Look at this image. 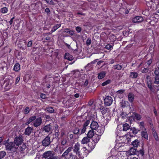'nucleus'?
Segmentation results:
<instances>
[{"label":"nucleus","instance_id":"nucleus-38","mask_svg":"<svg viewBox=\"0 0 159 159\" xmlns=\"http://www.w3.org/2000/svg\"><path fill=\"white\" fill-rule=\"evenodd\" d=\"M68 159H77L75 155H74L71 153L70 155V156L69 158Z\"/></svg>","mask_w":159,"mask_h":159},{"label":"nucleus","instance_id":"nucleus-9","mask_svg":"<svg viewBox=\"0 0 159 159\" xmlns=\"http://www.w3.org/2000/svg\"><path fill=\"white\" fill-rule=\"evenodd\" d=\"M14 142L16 146L21 144L23 142V140L21 136H18L14 139Z\"/></svg>","mask_w":159,"mask_h":159},{"label":"nucleus","instance_id":"nucleus-20","mask_svg":"<svg viewBox=\"0 0 159 159\" xmlns=\"http://www.w3.org/2000/svg\"><path fill=\"white\" fill-rule=\"evenodd\" d=\"M129 101L131 102H133L134 99V95L132 93H130L128 95Z\"/></svg>","mask_w":159,"mask_h":159},{"label":"nucleus","instance_id":"nucleus-50","mask_svg":"<svg viewBox=\"0 0 159 159\" xmlns=\"http://www.w3.org/2000/svg\"><path fill=\"white\" fill-rule=\"evenodd\" d=\"M76 30L78 32H80L81 31V29L80 27L77 26L76 27Z\"/></svg>","mask_w":159,"mask_h":159},{"label":"nucleus","instance_id":"nucleus-8","mask_svg":"<svg viewBox=\"0 0 159 159\" xmlns=\"http://www.w3.org/2000/svg\"><path fill=\"white\" fill-rule=\"evenodd\" d=\"M13 83V81L12 79L6 81L5 83V89L7 90L10 89L12 87V84Z\"/></svg>","mask_w":159,"mask_h":159},{"label":"nucleus","instance_id":"nucleus-46","mask_svg":"<svg viewBox=\"0 0 159 159\" xmlns=\"http://www.w3.org/2000/svg\"><path fill=\"white\" fill-rule=\"evenodd\" d=\"M90 123V121L89 120H87L85 122L84 125V126L86 127V126H87Z\"/></svg>","mask_w":159,"mask_h":159},{"label":"nucleus","instance_id":"nucleus-28","mask_svg":"<svg viewBox=\"0 0 159 159\" xmlns=\"http://www.w3.org/2000/svg\"><path fill=\"white\" fill-rule=\"evenodd\" d=\"M61 26L60 24H57L55 25L52 29L51 32L52 33L53 32H54L57 29L59 28Z\"/></svg>","mask_w":159,"mask_h":159},{"label":"nucleus","instance_id":"nucleus-12","mask_svg":"<svg viewBox=\"0 0 159 159\" xmlns=\"http://www.w3.org/2000/svg\"><path fill=\"white\" fill-rule=\"evenodd\" d=\"M50 143V138L48 136L46 137L42 141V144L43 146L47 147L48 146Z\"/></svg>","mask_w":159,"mask_h":159},{"label":"nucleus","instance_id":"nucleus-61","mask_svg":"<svg viewBox=\"0 0 159 159\" xmlns=\"http://www.w3.org/2000/svg\"><path fill=\"white\" fill-rule=\"evenodd\" d=\"M68 154L66 153L65 152L63 154L62 156L63 157H65L66 155H67Z\"/></svg>","mask_w":159,"mask_h":159},{"label":"nucleus","instance_id":"nucleus-22","mask_svg":"<svg viewBox=\"0 0 159 159\" xmlns=\"http://www.w3.org/2000/svg\"><path fill=\"white\" fill-rule=\"evenodd\" d=\"M106 75V72L105 71H102L98 74V78L101 79L103 78Z\"/></svg>","mask_w":159,"mask_h":159},{"label":"nucleus","instance_id":"nucleus-35","mask_svg":"<svg viewBox=\"0 0 159 159\" xmlns=\"http://www.w3.org/2000/svg\"><path fill=\"white\" fill-rule=\"evenodd\" d=\"M131 131H132V132L134 134H136L138 133V131H139V130L135 128H132L131 129Z\"/></svg>","mask_w":159,"mask_h":159},{"label":"nucleus","instance_id":"nucleus-16","mask_svg":"<svg viewBox=\"0 0 159 159\" xmlns=\"http://www.w3.org/2000/svg\"><path fill=\"white\" fill-rule=\"evenodd\" d=\"M132 21L134 23L139 22L143 20L142 17L139 16H136L132 19Z\"/></svg>","mask_w":159,"mask_h":159},{"label":"nucleus","instance_id":"nucleus-26","mask_svg":"<svg viewBox=\"0 0 159 159\" xmlns=\"http://www.w3.org/2000/svg\"><path fill=\"white\" fill-rule=\"evenodd\" d=\"M139 141L138 140H135L132 142V145L134 147H136L139 144Z\"/></svg>","mask_w":159,"mask_h":159},{"label":"nucleus","instance_id":"nucleus-39","mask_svg":"<svg viewBox=\"0 0 159 159\" xmlns=\"http://www.w3.org/2000/svg\"><path fill=\"white\" fill-rule=\"evenodd\" d=\"M111 81L110 80H108L106 81L105 82L103 83L102 84V85L103 86H105L108 84H109L110 83Z\"/></svg>","mask_w":159,"mask_h":159},{"label":"nucleus","instance_id":"nucleus-47","mask_svg":"<svg viewBox=\"0 0 159 159\" xmlns=\"http://www.w3.org/2000/svg\"><path fill=\"white\" fill-rule=\"evenodd\" d=\"M79 129L77 128H75L73 131L74 133L75 134H77L79 133Z\"/></svg>","mask_w":159,"mask_h":159},{"label":"nucleus","instance_id":"nucleus-10","mask_svg":"<svg viewBox=\"0 0 159 159\" xmlns=\"http://www.w3.org/2000/svg\"><path fill=\"white\" fill-rule=\"evenodd\" d=\"M121 126L123 127L122 129L124 131H127L130 127V126L127 123H125L123 125H118L117 128V130H120V129L121 127Z\"/></svg>","mask_w":159,"mask_h":159},{"label":"nucleus","instance_id":"nucleus-13","mask_svg":"<svg viewBox=\"0 0 159 159\" xmlns=\"http://www.w3.org/2000/svg\"><path fill=\"white\" fill-rule=\"evenodd\" d=\"M42 120L40 117H39L35 119L33 122V125L36 127L39 126L41 124Z\"/></svg>","mask_w":159,"mask_h":159},{"label":"nucleus","instance_id":"nucleus-42","mask_svg":"<svg viewBox=\"0 0 159 159\" xmlns=\"http://www.w3.org/2000/svg\"><path fill=\"white\" fill-rule=\"evenodd\" d=\"M155 74L156 76H159V67L156 69L155 71Z\"/></svg>","mask_w":159,"mask_h":159},{"label":"nucleus","instance_id":"nucleus-48","mask_svg":"<svg viewBox=\"0 0 159 159\" xmlns=\"http://www.w3.org/2000/svg\"><path fill=\"white\" fill-rule=\"evenodd\" d=\"M139 153L142 156H143L144 154L143 150L141 149L139 150Z\"/></svg>","mask_w":159,"mask_h":159},{"label":"nucleus","instance_id":"nucleus-60","mask_svg":"<svg viewBox=\"0 0 159 159\" xmlns=\"http://www.w3.org/2000/svg\"><path fill=\"white\" fill-rule=\"evenodd\" d=\"M88 84V81L86 80L85 81V82L84 83V86H86Z\"/></svg>","mask_w":159,"mask_h":159},{"label":"nucleus","instance_id":"nucleus-30","mask_svg":"<svg viewBox=\"0 0 159 159\" xmlns=\"http://www.w3.org/2000/svg\"><path fill=\"white\" fill-rule=\"evenodd\" d=\"M36 117L35 116H33L31 117L29 119L27 122V123H26V125H28V124H30V122H31L35 120L36 119Z\"/></svg>","mask_w":159,"mask_h":159},{"label":"nucleus","instance_id":"nucleus-59","mask_svg":"<svg viewBox=\"0 0 159 159\" xmlns=\"http://www.w3.org/2000/svg\"><path fill=\"white\" fill-rule=\"evenodd\" d=\"M48 3L52 4V0H45Z\"/></svg>","mask_w":159,"mask_h":159},{"label":"nucleus","instance_id":"nucleus-6","mask_svg":"<svg viewBox=\"0 0 159 159\" xmlns=\"http://www.w3.org/2000/svg\"><path fill=\"white\" fill-rule=\"evenodd\" d=\"M112 102L113 99L110 96H107L104 99V104L107 106H110L112 104Z\"/></svg>","mask_w":159,"mask_h":159},{"label":"nucleus","instance_id":"nucleus-57","mask_svg":"<svg viewBox=\"0 0 159 159\" xmlns=\"http://www.w3.org/2000/svg\"><path fill=\"white\" fill-rule=\"evenodd\" d=\"M32 41H30L28 42L27 45L29 47H31L32 46Z\"/></svg>","mask_w":159,"mask_h":159},{"label":"nucleus","instance_id":"nucleus-44","mask_svg":"<svg viewBox=\"0 0 159 159\" xmlns=\"http://www.w3.org/2000/svg\"><path fill=\"white\" fill-rule=\"evenodd\" d=\"M105 48L108 50H111V48H112V46L110 44H107V45L106 47Z\"/></svg>","mask_w":159,"mask_h":159},{"label":"nucleus","instance_id":"nucleus-49","mask_svg":"<svg viewBox=\"0 0 159 159\" xmlns=\"http://www.w3.org/2000/svg\"><path fill=\"white\" fill-rule=\"evenodd\" d=\"M153 136L156 140H158V139L157 136V134L156 132H154L153 133Z\"/></svg>","mask_w":159,"mask_h":159},{"label":"nucleus","instance_id":"nucleus-27","mask_svg":"<svg viewBox=\"0 0 159 159\" xmlns=\"http://www.w3.org/2000/svg\"><path fill=\"white\" fill-rule=\"evenodd\" d=\"M89 141V139L87 137H85L81 141L82 144L87 143Z\"/></svg>","mask_w":159,"mask_h":159},{"label":"nucleus","instance_id":"nucleus-32","mask_svg":"<svg viewBox=\"0 0 159 159\" xmlns=\"http://www.w3.org/2000/svg\"><path fill=\"white\" fill-rule=\"evenodd\" d=\"M65 32L69 33L70 34L73 35L74 34V31L70 30L69 29H66L65 30Z\"/></svg>","mask_w":159,"mask_h":159},{"label":"nucleus","instance_id":"nucleus-55","mask_svg":"<svg viewBox=\"0 0 159 159\" xmlns=\"http://www.w3.org/2000/svg\"><path fill=\"white\" fill-rule=\"evenodd\" d=\"M72 149V147H70L66 149V151L69 153L70 151H71Z\"/></svg>","mask_w":159,"mask_h":159},{"label":"nucleus","instance_id":"nucleus-11","mask_svg":"<svg viewBox=\"0 0 159 159\" xmlns=\"http://www.w3.org/2000/svg\"><path fill=\"white\" fill-rule=\"evenodd\" d=\"M80 144L77 143L75 144L74 147L73 151L78 156H80Z\"/></svg>","mask_w":159,"mask_h":159},{"label":"nucleus","instance_id":"nucleus-2","mask_svg":"<svg viewBox=\"0 0 159 159\" xmlns=\"http://www.w3.org/2000/svg\"><path fill=\"white\" fill-rule=\"evenodd\" d=\"M9 139L7 141L4 142V144L5 145L6 149L11 151H14L16 148L13 143L10 142L7 143V142L8 141Z\"/></svg>","mask_w":159,"mask_h":159},{"label":"nucleus","instance_id":"nucleus-34","mask_svg":"<svg viewBox=\"0 0 159 159\" xmlns=\"http://www.w3.org/2000/svg\"><path fill=\"white\" fill-rule=\"evenodd\" d=\"M6 153L4 151H1L0 152V159L3 158L5 155Z\"/></svg>","mask_w":159,"mask_h":159},{"label":"nucleus","instance_id":"nucleus-36","mask_svg":"<svg viewBox=\"0 0 159 159\" xmlns=\"http://www.w3.org/2000/svg\"><path fill=\"white\" fill-rule=\"evenodd\" d=\"M47 110L49 113H53L54 111V110L53 108L51 107H48L46 108Z\"/></svg>","mask_w":159,"mask_h":159},{"label":"nucleus","instance_id":"nucleus-52","mask_svg":"<svg viewBox=\"0 0 159 159\" xmlns=\"http://www.w3.org/2000/svg\"><path fill=\"white\" fill-rule=\"evenodd\" d=\"M20 80V76L17 77L16 79L15 84H17L19 82Z\"/></svg>","mask_w":159,"mask_h":159},{"label":"nucleus","instance_id":"nucleus-21","mask_svg":"<svg viewBox=\"0 0 159 159\" xmlns=\"http://www.w3.org/2000/svg\"><path fill=\"white\" fill-rule=\"evenodd\" d=\"M129 102L128 101L124 100H122V102L120 103V105L122 107H126L129 105Z\"/></svg>","mask_w":159,"mask_h":159},{"label":"nucleus","instance_id":"nucleus-54","mask_svg":"<svg viewBox=\"0 0 159 159\" xmlns=\"http://www.w3.org/2000/svg\"><path fill=\"white\" fill-rule=\"evenodd\" d=\"M47 120L48 121L51 119V118L50 116L48 115H46L45 116Z\"/></svg>","mask_w":159,"mask_h":159},{"label":"nucleus","instance_id":"nucleus-58","mask_svg":"<svg viewBox=\"0 0 159 159\" xmlns=\"http://www.w3.org/2000/svg\"><path fill=\"white\" fill-rule=\"evenodd\" d=\"M86 129V127L84 126L83 128L82 129V133H84L85 132V131Z\"/></svg>","mask_w":159,"mask_h":159},{"label":"nucleus","instance_id":"nucleus-14","mask_svg":"<svg viewBox=\"0 0 159 159\" xmlns=\"http://www.w3.org/2000/svg\"><path fill=\"white\" fill-rule=\"evenodd\" d=\"M124 91L123 90H120L117 91L116 93V96L120 98H122L125 95L124 92Z\"/></svg>","mask_w":159,"mask_h":159},{"label":"nucleus","instance_id":"nucleus-1","mask_svg":"<svg viewBox=\"0 0 159 159\" xmlns=\"http://www.w3.org/2000/svg\"><path fill=\"white\" fill-rule=\"evenodd\" d=\"M133 136H131L129 133H128L126 135L123 136H117L116 139L119 142L116 144V145L121 143H127L130 140L129 136L132 137Z\"/></svg>","mask_w":159,"mask_h":159},{"label":"nucleus","instance_id":"nucleus-15","mask_svg":"<svg viewBox=\"0 0 159 159\" xmlns=\"http://www.w3.org/2000/svg\"><path fill=\"white\" fill-rule=\"evenodd\" d=\"M146 81L147 82V84L148 88L152 90V80L150 78L149 76H147V77Z\"/></svg>","mask_w":159,"mask_h":159},{"label":"nucleus","instance_id":"nucleus-33","mask_svg":"<svg viewBox=\"0 0 159 159\" xmlns=\"http://www.w3.org/2000/svg\"><path fill=\"white\" fill-rule=\"evenodd\" d=\"M139 126L141 130L146 129L144 128V123L143 122H140L139 123Z\"/></svg>","mask_w":159,"mask_h":159},{"label":"nucleus","instance_id":"nucleus-18","mask_svg":"<svg viewBox=\"0 0 159 159\" xmlns=\"http://www.w3.org/2000/svg\"><path fill=\"white\" fill-rule=\"evenodd\" d=\"M141 134L142 137L146 139H148V134L146 129L142 130L141 132Z\"/></svg>","mask_w":159,"mask_h":159},{"label":"nucleus","instance_id":"nucleus-62","mask_svg":"<svg viewBox=\"0 0 159 159\" xmlns=\"http://www.w3.org/2000/svg\"><path fill=\"white\" fill-rule=\"evenodd\" d=\"M68 154L66 153L65 152L63 154L62 156L63 157H65L66 155H67Z\"/></svg>","mask_w":159,"mask_h":159},{"label":"nucleus","instance_id":"nucleus-25","mask_svg":"<svg viewBox=\"0 0 159 159\" xmlns=\"http://www.w3.org/2000/svg\"><path fill=\"white\" fill-rule=\"evenodd\" d=\"M95 135L94 131L93 130H90L88 133V137L89 138H93Z\"/></svg>","mask_w":159,"mask_h":159},{"label":"nucleus","instance_id":"nucleus-40","mask_svg":"<svg viewBox=\"0 0 159 159\" xmlns=\"http://www.w3.org/2000/svg\"><path fill=\"white\" fill-rule=\"evenodd\" d=\"M115 68L118 70H120L122 68V66L119 65H115L114 66Z\"/></svg>","mask_w":159,"mask_h":159},{"label":"nucleus","instance_id":"nucleus-31","mask_svg":"<svg viewBox=\"0 0 159 159\" xmlns=\"http://www.w3.org/2000/svg\"><path fill=\"white\" fill-rule=\"evenodd\" d=\"M138 75L137 73L136 72H131L130 73V77L133 78H135L137 77Z\"/></svg>","mask_w":159,"mask_h":159},{"label":"nucleus","instance_id":"nucleus-37","mask_svg":"<svg viewBox=\"0 0 159 159\" xmlns=\"http://www.w3.org/2000/svg\"><path fill=\"white\" fill-rule=\"evenodd\" d=\"M154 82L155 84H159V76H156Z\"/></svg>","mask_w":159,"mask_h":159},{"label":"nucleus","instance_id":"nucleus-63","mask_svg":"<svg viewBox=\"0 0 159 159\" xmlns=\"http://www.w3.org/2000/svg\"><path fill=\"white\" fill-rule=\"evenodd\" d=\"M14 17L13 18H11V20H10V21H9V23H10V25H11L12 23V22H13V19H14Z\"/></svg>","mask_w":159,"mask_h":159},{"label":"nucleus","instance_id":"nucleus-56","mask_svg":"<svg viewBox=\"0 0 159 159\" xmlns=\"http://www.w3.org/2000/svg\"><path fill=\"white\" fill-rule=\"evenodd\" d=\"M40 97L41 98L43 99H45L46 98V95L44 94H41Z\"/></svg>","mask_w":159,"mask_h":159},{"label":"nucleus","instance_id":"nucleus-45","mask_svg":"<svg viewBox=\"0 0 159 159\" xmlns=\"http://www.w3.org/2000/svg\"><path fill=\"white\" fill-rule=\"evenodd\" d=\"M30 111V109L29 107H26L24 110V113L25 114H28Z\"/></svg>","mask_w":159,"mask_h":159},{"label":"nucleus","instance_id":"nucleus-53","mask_svg":"<svg viewBox=\"0 0 159 159\" xmlns=\"http://www.w3.org/2000/svg\"><path fill=\"white\" fill-rule=\"evenodd\" d=\"M152 59H150L147 62V64L149 66L152 63Z\"/></svg>","mask_w":159,"mask_h":159},{"label":"nucleus","instance_id":"nucleus-4","mask_svg":"<svg viewBox=\"0 0 159 159\" xmlns=\"http://www.w3.org/2000/svg\"><path fill=\"white\" fill-rule=\"evenodd\" d=\"M100 139V137L97 134H95V135L93 137V145H91L90 143L89 144V146L92 149H93L96 144V143L99 141Z\"/></svg>","mask_w":159,"mask_h":159},{"label":"nucleus","instance_id":"nucleus-23","mask_svg":"<svg viewBox=\"0 0 159 159\" xmlns=\"http://www.w3.org/2000/svg\"><path fill=\"white\" fill-rule=\"evenodd\" d=\"M52 127L50 125H48L45 126L43 128L44 130L45 131V132H48L50 131Z\"/></svg>","mask_w":159,"mask_h":159},{"label":"nucleus","instance_id":"nucleus-19","mask_svg":"<svg viewBox=\"0 0 159 159\" xmlns=\"http://www.w3.org/2000/svg\"><path fill=\"white\" fill-rule=\"evenodd\" d=\"M65 58L69 61H72L73 59V56L68 53L65 54Z\"/></svg>","mask_w":159,"mask_h":159},{"label":"nucleus","instance_id":"nucleus-64","mask_svg":"<svg viewBox=\"0 0 159 159\" xmlns=\"http://www.w3.org/2000/svg\"><path fill=\"white\" fill-rule=\"evenodd\" d=\"M45 11L46 12L48 13L50 12V11L49 8H47L45 9Z\"/></svg>","mask_w":159,"mask_h":159},{"label":"nucleus","instance_id":"nucleus-24","mask_svg":"<svg viewBox=\"0 0 159 159\" xmlns=\"http://www.w3.org/2000/svg\"><path fill=\"white\" fill-rule=\"evenodd\" d=\"M20 69V65L19 63L15 64L14 66L13 70H14L17 71Z\"/></svg>","mask_w":159,"mask_h":159},{"label":"nucleus","instance_id":"nucleus-51","mask_svg":"<svg viewBox=\"0 0 159 159\" xmlns=\"http://www.w3.org/2000/svg\"><path fill=\"white\" fill-rule=\"evenodd\" d=\"M148 68H144L142 70L143 73H146L148 72Z\"/></svg>","mask_w":159,"mask_h":159},{"label":"nucleus","instance_id":"nucleus-17","mask_svg":"<svg viewBox=\"0 0 159 159\" xmlns=\"http://www.w3.org/2000/svg\"><path fill=\"white\" fill-rule=\"evenodd\" d=\"M98 127V123L95 121H93L90 125V128L93 129L95 130L97 129Z\"/></svg>","mask_w":159,"mask_h":159},{"label":"nucleus","instance_id":"nucleus-7","mask_svg":"<svg viewBox=\"0 0 159 159\" xmlns=\"http://www.w3.org/2000/svg\"><path fill=\"white\" fill-rule=\"evenodd\" d=\"M141 117V116L140 115L136 113H134L132 116L129 117V120L130 121L135 120H139L140 119Z\"/></svg>","mask_w":159,"mask_h":159},{"label":"nucleus","instance_id":"nucleus-29","mask_svg":"<svg viewBox=\"0 0 159 159\" xmlns=\"http://www.w3.org/2000/svg\"><path fill=\"white\" fill-rule=\"evenodd\" d=\"M32 129L31 127H28L25 130V134L29 135L31 133Z\"/></svg>","mask_w":159,"mask_h":159},{"label":"nucleus","instance_id":"nucleus-3","mask_svg":"<svg viewBox=\"0 0 159 159\" xmlns=\"http://www.w3.org/2000/svg\"><path fill=\"white\" fill-rule=\"evenodd\" d=\"M137 150L136 149L132 148L128 151H121L120 154L126 155L127 156L136 154Z\"/></svg>","mask_w":159,"mask_h":159},{"label":"nucleus","instance_id":"nucleus-5","mask_svg":"<svg viewBox=\"0 0 159 159\" xmlns=\"http://www.w3.org/2000/svg\"><path fill=\"white\" fill-rule=\"evenodd\" d=\"M43 157L46 159H55V157L51 151L45 152L43 154Z\"/></svg>","mask_w":159,"mask_h":159},{"label":"nucleus","instance_id":"nucleus-43","mask_svg":"<svg viewBox=\"0 0 159 159\" xmlns=\"http://www.w3.org/2000/svg\"><path fill=\"white\" fill-rule=\"evenodd\" d=\"M91 43V39H87L86 42V44L88 45H89Z\"/></svg>","mask_w":159,"mask_h":159},{"label":"nucleus","instance_id":"nucleus-41","mask_svg":"<svg viewBox=\"0 0 159 159\" xmlns=\"http://www.w3.org/2000/svg\"><path fill=\"white\" fill-rule=\"evenodd\" d=\"M2 12L3 13H5L7 11V9L6 7H3L2 9Z\"/></svg>","mask_w":159,"mask_h":159}]
</instances>
